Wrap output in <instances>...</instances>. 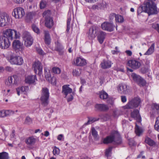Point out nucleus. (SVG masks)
Returning a JSON list of instances; mask_svg holds the SVG:
<instances>
[{"mask_svg": "<svg viewBox=\"0 0 159 159\" xmlns=\"http://www.w3.org/2000/svg\"><path fill=\"white\" fill-rule=\"evenodd\" d=\"M155 0H146L143 6L139 8L138 13H141L142 10L147 12L149 15L157 13V7L154 2Z\"/></svg>", "mask_w": 159, "mask_h": 159, "instance_id": "nucleus-1", "label": "nucleus"}, {"mask_svg": "<svg viewBox=\"0 0 159 159\" xmlns=\"http://www.w3.org/2000/svg\"><path fill=\"white\" fill-rule=\"evenodd\" d=\"M119 135L117 131H114L111 132L110 135L103 140L104 144H108L114 142L115 144H118L119 142Z\"/></svg>", "mask_w": 159, "mask_h": 159, "instance_id": "nucleus-2", "label": "nucleus"}, {"mask_svg": "<svg viewBox=\"0 0 159 159\" xmlns=\"http://www.w3.org/2000/svg\"><path fill=\"white\" fill-rule=\"evenodd\" d=\"M69 84L65 85L62 87V93L65 95V98L67 97L68 94H70L69 97L67 98L68 102L71 101L73 99V96L75 95V90L73 91L72 89L70 87Z\"/></svg>", "mask_w": 159, "mask_h": 159, "instance_id": "nucleus-3", "label": "nucleus"}, {"mask_svg": "<svg viewBox=\"0 0 159 159\" xmlns=\"http://www.w3.org/2000/svg\"><path fill=\"white\" fill-rule=\"evenodd\" d=\"M3 34L7 37L9 40H12L14 39H18L20 37L19 32L13 29H7L3 31Z\"/></svg>", "mask_w": 159, "mask_h": 159, "instance_id": "nucleus-4", "label": "nucleus"}, {"mask_svg": "<svg viewBox=\"0 0 159 159\" xmlns=\"http://www.w3.org/2000/svg\"><path fill=\"white\" fill-rule=\"evenodd\" d=\"M49 97V92L48 89L46 88H43L42 89L40 100L41 104L43 106L46 107L48 104Z\"/></svg>", "mask_w": 159, "mask_h": 159, "instance_id": "nucleus-5", "label": "nucleus"}, {"mask_svg": "<svg viewBox=\"0 0 159 159\" xmlns=\"http://www.w3.org/2000/svg\"><path fill=\"white\" fill-rule=\"evenodd\" d=\"M11 45V42L6 36H0V48L5 49L8 48Z\"/></svg>", "mask_w": 159, "mask_h": 159, "instance_id": "nucleus-6", "label": "nucleus"}, {"mask_svg": "<svg viewBox=\"0 0 159 159\" xmlns=\"http://www.w3.org/2000/svg\"><path fill=\"white\" fill-rule=\"evenodd\" d=\"M50 11L47 10L45 11L43 13V17L45 18V26L48 28H50L53 25V22L52 18L50 16Z\"/></svg>", "mask_w": 159, "mask_h": 159, "instance_id": "nucleus-7", "label": "nucleus"}, {"mask_svg": "<svg viewBox=\"0 0 159 159\" xmlns=\"http://www.w3.org/2000/svg\"><path fill=\"white\" fill-rule=\"evenodd\" d=\"M140 103V99L138 97L135 98L130 101L124 107L125 108H133L138 107Z\"/></svg>", "mask_w": 159, "mask_h": 159, "instance_id": "nucleus-8", "label": "nucleus"}, {"mask_svg": "<svg viewBox=\"0 0 159 159\" xmlns=\"http://www.w3.org/2000/svg\"><path fill=\"white\" fill-rule=\"evenodd\" d=\"M23 38L24 41V45L27 47L31 46L33 43V39L30 34L25 32L23 34Z\"/></svg>", "mask_w": 159, "mask_h": 159, "instance_id": "nucleus-9", "label": "nucleus"}, {"mask_svg": "<svg viewBox=\"0 0 159 159\" xmlns=\"http://www.w3.org/2000/svg\"><path fill=\"white\" fill-rule=\"evenodd\" d=\"M25 14L24 9L20 7L14 9L12 12V15L16 19L21 18Z\"/></svg>", "mask_w": 159, "mask_h": 159, "instance_id": "nucleus-10", "label": "nucleus"}, {"mask_svg": "<svg viewBox=\"0 0 159 159\" xmlns=\"http://www.w3.org/2000/svg\"><path fill=\"white\" fill-rule=\"evenodd\" d=\"M45 77L47 80L51 83L53 85L56 84V79L54 76L51 77L49 70L47 68L45 67L44 69Z\"/></svg>", "mask_w": 159, "mask_h": 159, "instance_id": "nucleus-11", "label": "nucleus"}, {"mask_svg": "<svg viewBox=\"0 0 159 159\" xmlns=\"http://www.w3.org/2000/svg\"><path fill=\"white\" fill-rule=\"evenodd\" d=\"M20 82L19 78L16 75H14L8 77V80L5 82L6 85L9 86H11L12 84L17 85Z\"/></svg>", "mask_w": 159, "mask_h": 159, "instance_id": "nucleus-12", "label": "nucleus"}, {"mask_svg": "<svg viewBox=\"0 0 159 159\" xmlns=\"http://www.w3.org/2000/svg\"><path fill=\"white\" fill-rule=\"evenodd\" d=\"M33 68L35 74L41 76L42 73V66L40 62L38 60L35 61L33 65Z\"/></svg>", "mask_w": 159, "mask_h": 159, "instance_id": "nucleus-13", "label": "nucleus"}, {"mask_svg": "<svg viewBox=\"0 0 159 159\" xmlns=\"http://www.w3.org/2000/svg\"><path fill=\"white\" fill-rule=\"evenodd\" d=\"M131 76L134 81L136 82L140 86H143L145 85L146 82L139 75L134 73H132Z\"/></svg>", "mask_w": 159, "mask_h": 159, "instance_id": "nucleus-14", "label": "nucleus"}, {"mask_svg": "<svg viewBox=\"0 0 159 159\" xmlns=\"http://www.w3.org/2000/svg\"><path fill=\"white\" fill-rule=\"evenodd\" d=\"M10 19L8 16L0 14V26L4 27L9 24Z\"/></svg>", "mask_w": 159, "mask_h": 159, "instance_id": "nucleus-15", "label": "nucleus"}, {"mask_svg": "<svg viewBox=\"0 0 159 159\" xmlns=\"http://www.w3.org/2000/svg\"><path fill=\"white\" fill-rule=\"evenodd\" d=\"M127 66L133 69H136L140 67L141 63L138 60H129Z\"/></svg>", "mask_w": 159, "mask_h": 159, "instance_id": "nucleus-16", "label": "nucleus"}, {"mask_svg": "<svg viewBox=\"0 0 159 159\" xmlns=\"http://www.w3.org/2000/svg\"><path fill=\"white\" fill-rule=\"evenodd\" d=\"M12 46L15 50L23 51V44L19 40H14L12 43Z\"/></svg>", "mask_w": 159, "mask_h": 159, "instance_id": "nucleus-17", "label": "nucleus"}, {"mask_svg": "<svg viewBox=\"0 0 159 159\" xmlns=\"http://www.w3.org/2000/svg\"><path fill=\"white\" fill-rule=\"evenodd\" d=\"M95 109L96 111H105L109 109L107 105L104 104H96L94 106Z\"/></svg>", "mask_w": 159, "mask_h": 159, "instance_id": "nucleus-18", "label": "nucleus"}, {"mask_svg": "<svg viewBox=\"0 0 159 159\" xmlns=\"http://www.w3.org/2000/svg\"><path fill=\"white\" fill-rule=\"evenodd\" d=\"M98 28L96 26H92L91 27L89 30V37L90 39L94 38L96 35V34L98 31Z\"/></svg>", "mask_w": 159, "mask_h": 159, "instance_id": "nucleus-19", "label": "nucleus"}, {"mask_svg": "<svg viewBox=\"0 0 159 159\" xmlns=\"http://www.w3.org/2000/svg\"><path fill=\"white\" fill-rule=\"evenodd\" d=\"M25 80L27 83L35 84L37 79L35 75H29L26 77Z\"/></svg>", "mask_w": 159, "mask_h": 159, "instance_id": "nucleus-20", "label": "nucleus"}, {"mask_svg": "<svg viewBox=\"0 0 159 159\" xmlns=\"http://www.w3.org/2000/svg\"><path fill=\"white\" fill-rule=\"evenodd\" d=\"M101 26L103 30L110 32H111L113 30V25L110 23L104 22L102 24Z\"/></svg>", "mask_w": 159, "mask_h": 159, "instance_id": "nucleus-21", "label": "nucleus"}, {"mask_svg": "<svg viewBox=\"0 0 159 159\" xmlns=\"http://www.w3.org/2000/svg\"><path fill=\"white\" fill-rule=\"evenodd\" d=\"M131 116L136 120L138 123H140L141 121V118L139 113L138 110H135L131 113Z\"/></svg>", "mask_w": 159, "mask_h": 159, "instance_id": "nucleus-22", "label": "nucleus"}, {"mask_svg": "<svg viewBox=\"0 0 159 159\" xmlns=\"http://www.w3.org/2000/svg\"><path fill=\"white\" fill-rule=\"evenodd\" d=\"M37 141V138L34 136L29 137L27 138L25 140L26 143L29 145H34Z\"/></svg>", "mask_w": 159, "mask_h": 159, "instance_id": "nucleus-23", "label": "nucleus"}, {"mask_svg": "<svg viewBox=\"0 0 159 159\" xmlns=\"http://www.w3.org/2000/svg\"><path fill=\"white\" fill-rule=\"evenodd\" d=\"M29 87L28 86H23L19 87L16 89L17 94L19 96L20 93H23L25 94L28 90Z\"/></svg>", "mask_w": 159, "mask_h": 159, "instance_id": "nucleus-24", "label": "nucleus"}, {"mask_svg": "<svg viewBox=\"0 0 159 159\" xmlns=\"http://www.w3.org/2000/svg\"><path fill=\"white\" fill-rule=\"evenodd\" d=\"M111 62L110 60H104L100 65L101 67L103 69L110 68L111 66Z\"/></svg>", "mask_w": 159, "mask_h": 159, "instance_id": "nucleus-25", "label": "nucleus"}, {"mask_svg": "<svg viewBox=\"0 0 159 159\" xmlns=\"http://www.w3.org/2000/svg\"><path fill=\"white\" fill-rule=\"evenodd\" d=\"M106 33L102 31H100L99 32L98 36V39L100 43H103L105 38Z\"/></svg>", "mask_w": 159, "mask_h": 159, "instance_id": "nucleus-26", "label": "nucleus"}, {"mask_svg": "<svg viewBox=\"0 0 159 159\" xmlns=\"http://www.w3.org/2000/svg\"><path fill=\"white\" fill-rule=\"evenodd\" d=\"M44 34L45 43L49 45L51 42V39L48 32L47 31H44Z\"/></svg>", "mask_w": 159, "mask_h": 159, "instance_id": "nucleus-27", "label": "nucleus"}, {"mask_svg": "<svg viewBox=\"0 0 159 159\" xmlns=\"http://www.w3.org/2000/svg\"><path fill=\"white\" fill-rule=\"evenodd\" d=\"M137 123H136V125L135 128V132L136 134L138 136H140L143 133V130L140 127L137 125Z\"/></svg>", "mask_w": 159, "mask_h": 159, "instance_id": "nucleus-28", "label": "nucleus"}, {"mask_svg": "<svg viewBox=\"0 0 159 159\" xmlns=\"http://www.w3.org/2000/svg\"><path fill=\"white\" fill-rule=\"evenodd\" d=\"M73 64L78 66H83L86 64V60H74Z\"/></svg>", "mask_w": 159, "mask_h": 159, "instance_id": "nucleus-29", "label": "nucleus"}, {"mask_svg": "<svg viewBox=\"0 0 159 159\" xmlns=\"http://www.w3.org/2000/svg\"><path fill=\"white\" fill-rule=\"evenodd\" d=\"M115 18L116 22V28H117V24L118 25L119 24V16L118 14L116 15L115 13H113L110 14L109 16V18L110 20H112L114 18Z\"/></svg>", "mask_w": 159, "mask_h": 159, "instance_id": "nucleus-30", "label": "nucleus"}, {"mask_svg": "<svg viewBox=\"0 0 159 159\" xmlns=\"http://www.w3.org/2000/svg\"><path fill=\"white\" fill-rule=\"evenodd\" d=\"M120 90L122 91L123 93L127 94L129 91V87L126 84H123L120 86Z\"/></svg>", "mask_w": 159, "mask_h": 159, "instance_id": "nucleus-31", "label": "nucleus"}, {"mask_svg": "<svg viewBox=\"0 0 159 159\" xmlns=\"http://www.w3.org/2000/svg\"><path fill=\"white\" fill-rule=\"evenodd\" d=\"M99 95L100 98L103 100L107 99L108 97V94L104 91L100 92Z\"/></svg>", "mask_w": 159, "mask_h": 159, "instance_id": "nucleus-32", "label": "nucleus"}, {"mask_svg": "<svg viewBox=\"0 0 159 159\" xmlns=\"http://www.w3.org/2000/svg\"><path fill=\"white\" fill-rule=\"evenodd\" d=\"M154 50V44L153 43L151 47L148 48L147 52L144 53V55H150L153 52Z\"/></svg>", "mask_w": 159, "mask_h": 159, "instance_id": "nucleus-33", "label": "nucleus"}, {"mask_svg": "<svg viewBox=\"0 0 159 159\" xmlns=\"http://www.w3.org/2000/svg\"><path fill=\"white\" fill-rule=\"evenodd\" d=\"M12 65H20L23 63V60H9Z\"/></svg>", "mask_w": 159, "mask_h": 159, "instance_id": "nucleus-34", "label": "nucleus"}, {"mask_svg": "<svg viewBox=\"0 0 159 159\" xmlns=\"http://www.w3.org/2000/svg\"><path fill=\"white\" fill-rule=\"evenodd\" d=\"M145 142L150 146H153L155 143L153 140L148 137H146Z\"/></svg>", "mask_w": 159, "mask_h": 159, "instance_id": "nucleus-35", "label": "nucleus"}, {"mask_svg": "<svg viewBox=\"0 0 159 159\" xmlns=\"http://www.w3.org/2000/svg\"><path fill=\"white\" fill-rule=\"evenodd\" d=\"M10 140L13 141L14 143L16 140V135L15 134V131L14 130H12L10 135Z\"/></svg>", "mask_w": 159, "mask_h": 159, "instance_id": "nucleus-36", "label": "nucleus"}, {"mask_svg": "<svg viewBox=\"0 0 159 159\" xmlns=\"http://www.w3.org/2000/svg\"><path fill=\"white\" fill-rule=\"evenodd\" d=\"M99 120V118L97 117H91L89 118L88 122L86 123V125L91 124L92 123L98 121Z\"/></svg>", "mask_w": 159, "mask_h": 159, "instance_id": "nucleus-37", "label": "nucleus"}, {"mask_svg": "<svg viewBox=\"0 0 159 159\" xmlns=\"http://www.w3.org/2000/svg\"><path fill=\"white\" fill-rule=\"evenodd\" d=\"M154 128L156 130L159 132V116L157 117L156 119Z\"/></svg>", "mask_w": 159, "mask_h": 159, "instance_id": "nucleus-38", "label": "nucleus"}, {"mask_svg": "<svg viewBox=\"0 0 159 159\" xmlns=\"http://www.w3.org/2000/svg\"><path fill=\"white\" fill-rule=\"evenodd\" d=\"M91 133L95 139H98V134L97 131L93 127L92 128Z\"/></svg>", "mask_w": 159, "mask_h": 159, "instance_id": "nucleus-39", "label": "nucleus"}, {"mask_svg": "<svg viewBox=\"0 0 159 159\" xmlns=\"http://www.w3.org/2000/svg\"><path fill=\"white\" fill-rule=\"evenodd\" d=\"M8 155L6 152L0 153V159H8Z\"/></svg>", "mask_w": 159, "mask_h": 159, "instance_id": "nucleus-40", "label": "nucleus"}, {"mask_svg": "<svg viewBox=\"0 0 159 159\" xmlns=\"http://www.w3.org/2000/svg\"><path fill=\"white\" fill-rule=\"evenodd\" d=\"M35 13L33 12L28 13L26 15V18L29 20L32 19L35 16Z\"/></svg>", "mask_w": 159, "mask_h": 159, "instance_id": "nucleus-41", "label": "nucleus"}, {"mask_svg": "<svg viewBox=\"0 0 159 159\" xmlns=\"http://www.w3.org/2000/svg\"><path fill=\"white\" fill-rule=\"evenodd\" d=\"M103 7V2H101L98 3L97 4L94 5L93 6V8L96 9H101Z\"/></svg>", "mask_w": 159, "mask_h": 159, "instance_id": "nucleus-42", "label": "nucleus"}, {"mask_svg": "<svg viewBox=\"0 0 159 159\" xmlns=\"http://www.w3.org/2000/svg\"><path fill=\"white\" fill-rule=\"evenodd\" d=\"M52 71L54 73L57 74H60L61 72V70L60 68L55 67L52 68Z\"/></svg>", "mask_w": 159, "mask_h": 159, "instance_id": "nucleus-43", "label": "nucleus"}, {"mask_svg": "<svg viewBox=\"0 0 159 159\" xmlns=\"http://www.w3.org/2000/svg\"><path fill=\"white\" fill-rule=\"evenodd\" d=\"M112 150V148L111 147H109L105 151V155L107 157H108L110 156L111 154V151Z\"/></svg>", "mask_w": 159, "mask_h": 159, "instance_id": "nucleus-44", "label": "nucleus"}, {"mask_svg": "<svg viewBox=\"0 0 159 159\" xmlns=\"http://www.w3.org/2000/svg\"><path fill=\"white\" fill-rule=\"evenodd\" d=\"M80 70L78 69H76L72 71V74L74 76H77L80 75V72L79 71Z\"/></svg>", "mask_w": 159, "mask_h": 159, "instance_id": "nucleus-45", "label": "nucleus"}, {"mask_svg": "<svg viewBox=\"0 0 159 159\" xmlns=\"http://www.w3.org/2000/svg\"><path fill=\"white\" fill-rule=\"evenodd\" d=\"M10 60H23L22 57L19 56H16L15 54H12L11 56Z\"/></svg>", "mask_w": 159, "mask_h": 159, "instance_id": "nucleus-46", "label": "nucleus"}, {"mask_svg": "<svg viewBox=\"0 0 159 159\" xmlns=\"http://www.w3.org/2000/svg\"><path fill=\"white\" fill-rule=\"evenodd\" d=\"M14 111L11 110H4L5 117L10 116L14 113Z\"/></svg>", "mask_w": 159, "mask_h": 159, "instance_id": "nucleus-47", "label": "nucleus"}, {"mask_svg": "<svg viewBox=\"0 0 159 159\" xmlns=\"http://www.w3.org/2000/svg\"><path fill=\"white\" fill-rule=\"evenodd\" d=\"M152 106L153 108L156 110L157 113L159 114V104L154 103L152 104Z\"/></svg>", "mask_w": 159, "mask_h": 159, "instance_id": "nucleus-48", "label": "nucleus"}, {"mask_svg": "<svg viewBox=\"0 0 159 159\" xmlns=\"http://www.w3.org/2000/svg\"><path fill=\"white\" fill-rule=\"evenodd\" d=\"M47 3L46 1L43 0L41 1L40 3V9H43L45 8L46 6Z\"/></svg>", "mask_w": 159, "mask_h": 159, "instance_id": "nucleus-49", "label": "nucleus"}, {"mask_svg": "<svg viewBox=\"0 0 159 159\" xmlns=\"http://www.w3.org/2000/svg\"><path fill=\"white\" fill-rule=\"evenodd\" d=\"M32 29L36 33L38 34L39 33V28L35 25H32Z\"/></svg>", "mask_w": 159, "mask_h": 159, "instance_id": "nucleus-50", "label": "nucleus"}, {"mask_svg": "<svg viewBox=\"0 0 159 159\" xmlns=\"http://www.w3.org/2000/svg\"><path fill=\"white\" fill-rule=\"evenodd\" d=\"M60 152L59 149L56 147L54 148L53 150V153L54 155H58L60 153Z\"/></svg>", "mask_w": 159, "mask_h": 159, "instance_id": "nucleus-51", "label": "nucleus"}, {"mask_svg": "<svg viewBox=\"0 0 159 159\" xmlns=\"http://www.w3.org/2000/svg\"><path fill=\"white\" fill-rule=\"evenodd\" d=\"M71 20V19L70 17L68 19L67 22V29L66 31L68 32L69 31L70 29V22Z\"/></svg>", "mask_w": 159, "mask_h": 159, "instance_id": "nucleus-52", "label": "nucleus"}, {"mask_svg": "<svg viewBox=\"0 0 159 159\" xmlns=\"http://www.w3.org/2000/svg\"><path fill=\"white\" fill-rule=\"evenodd\" d=\"M62 49V47L61 46V44L60 43H57V44L56 47V50L60 52L61 51Z\"/></svg>", "mask_w": 159, "mask_h": 159, "instance_id": "nucleus-53", "label": "nucleus"}, {"mask_svg": "<svg viewBox=\"0 0 159 159\" xmlns=\"http://www.w3.org/2000/svg\"><path fill=\"white\" fill-rule=\"evenodd\" d=\"M100 117L104 121H106L109 117L108 115L107 114L102 115Z\"/></svg>", "mask_w": 159, "mask_h": 159, "instance_id": "nucleus-54", "label": "nucleus"}, {"mask_svg": "<svg viewBox=\"0 0 159 159\" xmlns=\"http://www.w3.org/2000/svg\"><path fill=\"white\" fill-rule=\"evenodd\" d=\"M32 119L29 117H27L25 119V122L28 124H30L32 122Z\"/></svg>", "mask_w": 159, "mask_h": 159, "instance_id": "nucleus-55", "label": "nucleus"}, {"mask_svg": "<svg viewBox=\"0 0 159 159\" xmlns=\"http://www.w3.org/2000/svg\"><path fill=\"white\" fill-rule=\"evenodd\" d=\"M36 49L38 53L39 54L41 55H43L44 54V52H43L42 49L37 48Z\"/></svg>", "mask_w": 159, "mask_h": 159, "instance_id": "nucleus-56", "label": "nucleus"}, {"mask_svg": "<svg viewBox=\"0 0 159 159\" xmlns=\"http://www.w3.org/2000/svg\"><path fill=\"white\" fill-rule=\"evenodd\" d=\"M129 144L130 146H134L135 145V143L133 139H130L129 141Z\"/></svg>", "mask_w": 159, "mask_h": 159, "instance_id": "nucleus-57", "label": "nucleus"}, {"mask_svg": "<svg viewBox=\"0 0 159 159\" xmlns=\"http://www.w3.org/2000/svg\"><path fill=\"white\" fill-rule=\"evenodd\" d=\"M121 101L123 102H125L127 101V98L125 96H123L121 97Z\"/></svg>", "mask_w": 159, "mask_h": 159, "instance_id": "nucleus-58", "label": "nucleus"}, {"mask_svg": "<svg viewBox=\"0 0 159 159\" xmlns=\"http://www.w3.org/2000/svg\"><path fill=\"white\" fill-rule=\"evenodd\" d=\"M5 70L11 72L13 71V69L9 66H7L5 68Z\"/></svg>", "mask_w": 159, "mask_h": 159, "instance_id": "nucleus-59", "label": "nucleus"}, {"mask_svg": "<svg viewBox=\"0 0 159 159\" xmlns=\"http://www.w3.org/2000/svg\"><path fill=\"white\" fill-rule=\"evenodd\" d=\"M5 117L4 110L0 111V117Z\"/></svg>", "mask_w": 159, "mask_h": 159, "instance_id": "nucleus-60", "label": "nucleus"}, {"mask_svg": "<svg viewBox=\"0 0 159 159\" xmlns=\"http://www.w3.org/2000/svg\"><path fill=\"white\" fill-rule=\"evenodd\" d=\"M25 0H14L15 2L17 4H20L23 2Z\"/></svg>", "mask_w": 159, "mask_h": 159, "instance_id": "nucleus-61", "label": "nucleus"}, {"mask_svg": "<svg viewBox=\"0 0 159 159\" xmlns=\"http://www.w3.org/2000/svg\"><path fill=\"white\" fill-rule=\"evenodd\" d=\"M63 135L60 134L58 135L57 139L58 140L61 141L62 140V139L63 138Z\"/></svg>", "mask_w": 159, "mask_h": 159, "instance_id": "nucleus-62", "label": "nucleus"}, {"mask_svg": "<svg viewBox=\"0 0 159 159\" xmlns=\"http://www.w3.org/2000/svg\"><path fill=\"white\" fill-rule=\"evenodd\" d=\"M115 48L116 50V51L113 50V51H111L112 53V54H117L118 52L117 51V49L118 48V47H116Z\"/></svg>", "mask_w": 159, "mask_h": 159, "instance_id": "nucleus-63", "label": "nucleus"}, {"mask_svg": "<svg viewBox=\"0 0 159 159\" xmlns=\"http://www.w3.org/2000/svg\"><path fill=\"white\" fill-rule=\"evenodd\" d=\"M125 52L129 56H131L132 54V52L130 50H126L125 51Z\"/></svg>", "mask_w": 159, "mask_h": 159, "instance_id": "nucleus-64", "label": "nucleus"}]
</instances>
